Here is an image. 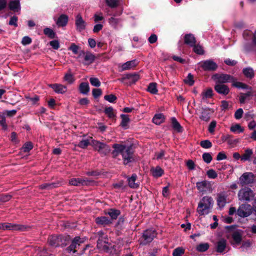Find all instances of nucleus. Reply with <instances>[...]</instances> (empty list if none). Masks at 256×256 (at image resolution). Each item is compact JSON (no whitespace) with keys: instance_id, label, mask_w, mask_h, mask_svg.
Masks as SVG:
<instances>
[{"instance_id":"f257e3e1","label":"nucleus","mask_w":256,"mask_h":256,"mask_svg":"<svg viewBox=\"0 0 256 256\" xmlns=\"http://www.w3.org/2000/svg\"><path fill=\"white\" fill-rule=\"evenodd\" d=\"M114 150L112 152L114 157H116L119 154L122 156L124 164H127L134 160L133 152L129 146H126L124 144H115L112 146Z\"/></svg>"},{"instance_id":"f03ea898","label":"nucleus","mask_w":256,"mask_h":256,"mask_svg":"<svg viewBox=\"0 0 256 256\" xmlns=\"http://www.w3.org/2000/svg\"><path fill=\"white\" fill-rule=\"evenodd\" d=\"M214 202L210 196H204L200 200L196 209L200 216H205L211 212Z\"/></svg>"},{"instance_id":"7ed1b4c3","label":"nucleus","mask_w":256,"mask_h":256,"mask_svg":"<svg viewBox=\"0 0 256 256\" xmlns=\"http://www.w3.org/2000/svg\"><path fill=\"white\" fill-rule=\"evenodd\" d=\"M77 58L79 59V62L83 63L84 64L89 65L94 62L96 56L90 52L80 50L78 52V56Z\"/></svg>"},{"instance_id":"20e7f679","label":"nucleus","mask_w":256,"mask_h":256,"mask_svg":"<svg viewBox=\"0 0 256 256\" xmlns=\"http://www.w3.org/2000/svg\"><path fill=\"white\" fill-rule=\"evenodd\" d=\"M238 196L239 200L250 202L254 196V193L250 188L245 187L239 190Z\"/></svg>"},{"instance_id":"39448f33","label":"nucleus","mask_w":256,"mask_h":256,"mask_svg":"<svg viewBox=\"0 0 256 256\" xmlns=\"http://www.w3.org/2000/svg\"><path fill=\"white\" fill-rule=\"evenodd\" d=\"M91 144L95 150L104 156L107 154L110 151V148L108 145L99 141L92 140Z\"/></svg>"},{"instance_id":"423d86ee","label":"nucleus","mask_w":256,"mask_h":256,"mask_svg":"<svg viewBox=\"0 0 256 256\" xmlns=\"http://www.w3.org/2000/svg\"><path fill=\"white\" fill-rule=\"evenodd\" d=\"M98 234L99 236L97 242L98 248L100 250L107 252L110 246L108 238L102 231L98 232Z\"/></svg>"},{"instance_id":"0eeeda50","label":"nucleus","mask_w":256,"mask_h":256,"mask_svg":"<svg viewBox=\"0 0 256 256\" xmlns=\"http://www.w3.org/2000/svg\"><path fill=\"white\" fill-rule=\"evenodd\" d=\"M252 208L249 204H242L237 210V214L242 218H246L252 214Z\"/></svg>"},{"instance_id":"6e6552de","label":"nucleus","mask_w":256,"mask_h":256,"mask_svg":"<svg viewBox=\"0 0 256 256\" xmlns=\"http://www.w3.org/2000/svg\"><path fill=\"white\" fill-rule=\"evenodd\" d=\"M200 66L204 70H215L218 66L212 60L201 61L198 63Z\"/></svg>"},{"instance_id":"1a4fd4ad","label":"nucleus","mask_w":256,"mask_h":256,"mask_svg":"<svg viewBox=\"0 0 256 256\" xmlns=\"http://www.w3.org/2000/svg\"><path fill=\"white\" fill-rule=\"evenodd\" d=\"M0 229L2 230H24L26 229V226L24 225H20L10 223L0 224Z\"/></svg>"},{"instance_id":"9d476101","label":"nucleus","mask_w":256,"mask_h":256,"mask_svg":"<svg viewBox=\"0 0 256 256\" xmlns=\"http://www.w3.org/2000/svg\"><path fill=\"white\" fill-rule=\"evenodd\" d=\"M254 174L252 172H244L239 178L240 184L242 186L247 185L254 182Z\"/></svg>"},{"instance_id":"9b49d317","label":"nucleus","mask_w":256,"mask_h":256,"mask_svg":"<svg viewBox=\"0 0 256 256\" xmlns=\"http://www.w3.org/2000/svg\"><path fill=\"white\" fill-rule=\"evenodd\" d=\"M156 236V233L155 230L153 229H148L146 230L142 235L144 238L143 244H146L148 243L151 242L154 237Z\"/></svg>"},{"instance_id":"f8f14e48","label":"nucleus","mask_w":256,"mask_h":256,"mask_svg":"<svg viewBox=\"0 0 256 256\" xmlns=\"http://www.w3.org/2000/svg\"><path fill=\"white\" fill-rule=\"evenodd\" d=\"M214 79L216 82L224 84L227 82H232L234 80V77L230 74H220L214 75Z\"/></svg>"},{"instance_id":"ddd939ff","label":"nucleus","mask_w":256,"mask_h":256,"mask_svg":"<svg viewBox=\"0 0 256 256\" xmlns=\"http://www.w3.org/2000/svg\"><path fill=\"white\" fill-rule=\"evenodd\" d=\"M90 182L91 181L87 178H72L69 181L70 184L76 186L88 185Z\"/></svg>"},{"instance_id":"4468645a","label":"nucleus","mask_w":256,"mask_h":256,"mask_svg":"<svg viewBox=\"0 0 256 256\" xmlns=\"http://www.w3.org/2000/svg\"><path fill=\"white\" fill-rule=\"evenodd\" d=\"M140 79V76L138 74H128L124 75L118 80L123 82L126 80H128L130 84H134Z\"/></svg>"},{"instance_id":"2eb2a0df","label":"nucleus","mask_w":256,"mask_h":256,"mask_svg":"<svg viewBox=\"0 0 256 256\" xmlns=\"http://www.w3.org/2000/svg\"><path fill=\"white\" fill-rule=\"evenodd\" d=\"M215 90L219 94L226 95L230 92V89L226 85L216 82L214 86Z\"/></svg>"},{"instance_id":"dca6fc26","label":"nucleus","mask_w":256,"mask_h":256,"mask_svg":"<svg viewBox=\"0 0 256 256\" xmlns=\"http://www.w3.org/2000/svg\"><path fill=\"white\" fill-rule=\"evenodd\" d=\"M48 242L51 246L57 247L64 245L61 236H52L48 239Z\"/></svg>"},{"instance_id":"f3484780","label":"nucleus","mask_w":256,"mask_h":256,"mask_svg":"<svg viewBox=\"0 0 256 256\" xmlns=\"http://www.w3.org/2000/svg\"><path fill=\"white\" fill-rule=\"evenodd\" d=\"M84 238H82L79 236H76L74 238L71 244L68 248L67 250L68 252H75L76 250L74 249L77 248L78 246H79L80 244L84 242Z\"/></svg>"},{"instance_id":"a211bd4d","label":"nucleus","mask_w":256,"mask_h":256,"mask_svg":"<svg viewBox=\"0 0 256 256\" xmlns=\"http://www.w3.org/2000/svg\"><path fill=\"white\" fill-rule=\"evenodd\" d=\"M49 86L57 94H64L67 91V87L62 84H50L49 85Z\"/></svg>"},{"instance_id":"6ab92c4d","label":"nucleus","mask_w":256,"mask_h":256,"mask_svg":"<svg viewBox=\"0 0 256 256\" xmlns=\"http://www.w3.org/2000/svg\"><path fill=\"white\" fill-rule=\"evenodd\" d=\"M76 30L79 32H81L85 29L86 24L82 19L81 15L78 14L76 18Z\"/></svg>"},{"instance_id":"aec40b11","label":"nucleus","mask_w":256,"mask_h":256,"mask_svg":"<svg viewBox=\"0 0 256 256\" xmlns=\"http://www.w3.org/2000/svg\"><path fill=\"white\" fill-rule=\"evenodd\" d=\"M196 186L200 192H206L210 186V183L206 180L197 182Z\"/></svg>"},{"instance_id":"412c9836","label":"nucleus","mask_w":256,"mask_h":256,"mask_svg":"<svg viewBox=\"0 0 256 256\" xmlns=\"http://www.w3.org/2000/svg\"><path fill=\"white\" fill-rule=\"evenodd\" d=\"M226 198L227 196L224 193H221L218 194L216 202L217 204L220 208H223L225 206L227 202Z\"/></svg>"},{"instance_id":"4be33fe9","label":"nucleus","mask_w":256,"mask_h":256,"mask_svg":"<svg viewBox=\"0 0 256 256\" xmlns=\"http://www.w3.org/2000/svg\"><path fill=\"white\" fill-rule=\"evenodd\" d=\"M226 246V240L224 238L220 239L216 244V250L217 252L222 253L224 252Z\"/></svg>"},{"instance_id":"5701e85b","label":"nucleus","mask_w":256,"mask_h":256,"mask_svg":"<svg viewBox=\"0 0 256 256\" xmlns=\"http://www.w3.org/2000/svg\"><path fill=\"white\" fill-rule=\"evenodd\" d=\"M95 221L98 224L102 226H106L112 222V220L104 216L96 218Z\"/></svg>"},{"instance_id":"b1692460","label":"nucleus","mask_w":256,"mask_h":256,"mask_svg":"<svg viewBox=\"0 0 256 256\" xmlns=\"http://www.w3.org/2000/svg\"><path fill=\"white\" fill-rule=\"evenodd\" d=\"M137 65L136 60L126 62L121 65V70L124 71L126 70H130L134 68Z\"/></svg>"},{"instance_id":"393cba45","label":"nucleus","mask_w":256,"mask_h":256,"mask_svg":"<svg viewBox=\"0 0 256 256\" xmlns=\"http://www.w3.org/2000/svg\"><path fill=\"white\" fill-rule=\"evenodd\" d=\"M232 245L234 246H236L240 244L242 241V236L238 232H234L232 234Z\"/></svg>"},{"instance_id":"a878e982","label":"nucleus","mask_w":256,"mask_h":256,"mask_svg":"<svg viewBox=\"0 0 256 256\" xmlns=\"http://www.w3.org/2000/svg\"><path fill=\"white\" fill-rule=\"evenodd\" d=\"M10 9L14 12H19L20 10V0H13L10 2Z\"/></svg>"},{"instance_id":"bb28decb","label":"nucleus","mask_w":256,"mask_h":256,"mask_svg":"<svg viewBox=\"0 0 256 256\" xmlns=\"http://www.w3.org/2000/svg\"><path fill=\"white\" fill-rule=\"evenodd\" d=\"M137 178L136 174H132V176L128 178V186L132 188H136L138 187L139 184L136 182V180Z\"/></svg>"},{"instance_id":"cd10ccee","label":"nucleus","mask_w":256,"mask_h":256,"mask_svg":"<svg viewBox=\"0 0 256 256\" xmlns=\"http://www.w3.org/2000/svg\"><path fill=\"white\" fill-rule=\"evenodd\" d=\"M68 21V17L65 14H62L58 18L56 24L58 26H64L66 25Z\"/></svg>"},{"instance_id":"c85d7f7f","label":"nucleus","mask_w":256,"mask_h":256,"mask_svg":"<svg viewBox=\"0 0 256 256\" xmlns=\"http://www.w3.org/2000/svg\"><path fill=\"white\" fill-rule=\"evenodd\" d=\"M196 39L194 36L192 34H187L184 36L185 44L190 46H193L196 44Z\"/></svg>"},{"instance_id":"c756f323","label":"nucleus","mask_w":256,"mask_h":256,"mask_svg":"<svg viewBox=\"0 0 256 256\" xmlns=\"http://www.w3.org/2000/svg\"><path fill=\"white\" fill-rule=\"evenodd\" d=\"M232 86L238 88L251 90V88L248 85L241 82H237L236 79L234 78V80L232 82Z\"/></svg>"},{"instance_id":"7c9ffc66","label":"nucleus","mask_w":256,"mask_h":256,"mask_svg":"<svg viewBox=\"0 0 256 256\" xmlns=\"http://www.w3.org/2000/svg\"><path fill=\"white\" fill-rule=\"evenodd\" d=\"M151 172L152 176L156 178L161 176L164 173V170L159 166L152 168Z\"/></svg>"},{"instance_id":"2f4dec72","label":"nucleus","mask_w":256,"mask_h":256,"mask_svg":"<svg viewBox=\"0 0 256 256\" xmlns=\"http://www.w3.org/2000/svg\"><path fill=\"white\" fill-rule=\"evenodd\" d=\"M253 154L252 150L247 148L245 150L244 153L242 156L241 160L245 162L250 160V158Z\"/></svg>"},{"instance_id":"473e14b6","label":"nucleus","mask_w":256,"mask_h":256,"mask_svg":"<svg viewBox=\"0 0 256 256\" xmlns=\"http://www.w3.org/2000/svg\"><path fill=\"white\" fill-rule=\"evenodd\" d=\"M64 81L68 84H72L75 81L74 76L70 72H66L64 77Z\"/></svg>"},{"instance_id":"72a5a7b5","label":"nucleus","mask_w":256,"mask_h":256,"mask_svg":"<svg viewBox=\"0 0 256 256\" xmlns=\"http://www.w3.org/2000/svg\"><path fill=\"white\" fill-rule=\"evenodd\" d=\"M122 118V122L120 123L121 126L124 129L128 128V124L130 122V118L128 116L127 114H122L120 116Z\"/></svg>"},{"instance_id":"f704fd0d","label":"nucleus","mask_w":256,"mask_h":256,"mask_svg":"<svg viewBox=\"0 0 256 256\" xmlns=\"http://www.w3.org/2000/svg\"><path fill=\"white\" fill-rule=\"evenodd\" d=\"M164 116L162 114H156L152 118V122L155 124L158 125L164 120Z\"/></svg>"},{"instance_id":"c9c22d12","label":"nucleus","mask_w":256,"mask_h":256,"mask_svg":"<svg viewBox=\"0 0 256 256\" xmlns=\"http://www.w3.org/2000/svg\"><path fill=\"white\" fill-rule=\"evenodd\" d=\"M242 72L248 78H252L254 76V71L250 67L244 68Z\"/></svg>"},{"instance_id":"e433bc0d","label":"nucleus","mask_w":256,"mask_h":256,"mask_svg":"<svg viewBox=\"0 0 256 256\" xmlns=\"http://www.w3.org/2000/svg\"><path fill=\"white\" fill-rule=\"evenodd\" d=\"M106 214L111 217L110 220H112L116 219L120 212L119 210L112 208L110 209Z\"/></svg>"},{"instance_id":"4c0bfd02","label":"nucleus","mask_w":256,"mask_h":256,"mask_svg":"<svg viewBox=\"0 0 256 256\" xmlns=\"http://www.w3.org/2000/svg\"><path fill=\"white\" fill-rule=\"evenodd\" d=\"M79 90L80 93L86 94L88 93L90 90L89 85L87 82H82L80 84Z\"/></svg>"},{"instance_id":"58836bf2","label":"nucleus","mask_w":256,"mask_h":256,"mask_svg":"<svg viewBox=\"0 0 256 256\" xmlns=\"http://www.w3.org/2000/svg\"><path fill=\"white\" fill-rule=\"evenodd\" d=\"M172 128L178 132L182 131V127L177 121L176 119L174 117L172 118Z\"/></svg>"},{"instance_id":"ea45409f","label":"nucleus","mask_w":256,"mask_h":256,"mask_svg":"<svg viewBox=\"0 0 256 256\" xmlns=\"http://www.w3.org/2000/svg\"><path fill=\"white\" fill-rule=\"evenodd\" d=\"M230 130L232 132H236V133H242L244 131V128L242 127L239 124H236L232 125L230 128Z\"/></svg>"},{"instance_id":"a19ab883","label":"nucleus","mask_w":256,"mask_h":256,"mask_svg":"<svg viewBox=\"0 0 256 256\" xmlns=\"http://www.w3.org/2000/svg\"><path fill=\"white\" fill-rule=\"evenodd\" d=\"M92 138L82 140L78 143V146L82 148H84L90 144V141L92 142Z\"/></svg>"},{"instance_id":"79ce46f5","label":"nucleus","mask_w":256,"mask_h":256,"mask_svg":"<svg viewBox=\"0 0 256 256\" xmlns=\"http://www.w3.org/2000/svg\"><path fill=\"white\" fill-rule=\"evenodd\" d=\"M44 33L45 35L50 38H54L56 36V33L54 31L48 28H46L44 30Z\"/></svg>"},{"instance_id":"37998d69","label":"nucleus","mask_w":256,"mask_h":256,"mask_svg":"<svg viewBox=\"0 0 256 256\" xmlns=\"http://www.w3.org/2000/svg\"><path fill=\"white\" fill-rule=\"evenodd\" d=\"M210 112L207 109H204L200 116V119L204 121H208L210 120Z\"/></svg>"},{"instance_id":"c03bdc74","label":"nucleus","mask_w":256,"mask_h":256,"mask_svg":"<svg viewBox=\"0 0 256 256\" xmlns=\"http://www.w3.org/2000/svg\"><path fill=\"white\" fill-rule=\"evenodd\" d=\"M155 158L156 160L164 159L168 160L169 158V156H165V152L163 150H161L155 154Z\"/></svg>"},{"instance_id":"a18cd8bd","label":"nucleus","mask_w":256,"mask_h":256,"mask_svg":"<svg viewBox=\"0 0 256 256\" xmlns=\"http://www.w3.org/2000/svg\"><path fill=\"white\" fill-rule=\"evenodd\" d=\"M251 95V90H250L246 94L241 93L240 96V102L241 104H244L247 98L249 97Z\"/></svg>"},{"instance_id":"49530a36","label":"nucleus","mask_w":256,"mask_h":256,"mask_svg":"<svg viewBox=\"0 0 256 256\" xmlns=\"http://www.w3.org/2000/svg\"><path fill=\"white\" fill-rule=\"evenodd\" d=\"M184 82L186 84L190 86H192L194 82L193 75L189 73L186 78L184 80Z\"/></svg>"},{"instance_id":"de8ad7c7","label":"nucleus","mask_w":256,"mask_h":256,"mask_svg":"<svg viewBox=\"0 0 256 256\" xmlns=\"http://www.w3.org/2000/svg\"><path fill=\"white\" fill-rule=\"evenodd\" d=\"M209 248V244L208 243H202L196 246V250L198 252H206Z\"/></svg>"},{"instance_id":"09e8293b","label":"nucleus","mask_w":256,"mask_h":256,"mask_svg":"<svg viewBox=\"0 0 256 256\" xmlns=\"http://www.w3.org/2000/svg\"><path fill=\"white\" fill-rule=\"evenodd\" d=\"M40 188L41 189L49 190V189H51V188H56V187L58 186V184H56V183L48 184V183H46V184H42L40 185Z\"/></svg>"},{"instance_id":"8fccbe9b","label":"nucleus","mask_w":256,"mask_h":256,"mask_svg":"<svg viewBox=\"0 0 256 256\" xmlns=\"http://www.w3.org/2000/svg\"><path fill=\"white\" fill-rule=\"evenodd\" d=\"M0 125L2 126L4 130H6L8 128V126L6 124L5 116L4 114L1 112H0Z\"/></svg>"},{"instance_id":"3c124183","label":"nucleus","mask_w":256,"mask_h":256,"mask_svg":"<svg viewBox=\"0 0 256 256\" xmlns=\"http://www.w3.org/2000/svg\"><path fill=\"white\" fill-rule=\"evenodd\" d=\"M148 90L152 94H156L158 92V90L156 88V83H150L148 88Z\"/></svg>"},{"instance_id":"603ef678","label":"nucleus","mask_w":256,"mask_h":256,"mask_svg":"<svg viewBox=\"0 0 256 256\" xmlns=\"http://www.w3.org/2000/svg\"><path fill=\"white\" fill-rule=\"evenodd\" d=\"M104 112L110 118H114L115 116L114 109L112 107L106 108L104 110Z\"/></svg>"},{"instance_id":"864d4df0","label":"nucleus","mask_w":256,"mask_h":256,"mask_svg":"<svg viewBox=\"0 0 256 256\" xmlns=\"http://www.w3.org/2000/svg\"><path fill=\"white\" fill-rule=\"evenodd\" d=\"M184 252V249L182 247H178L174 250L172 255L173 256H181Z\"/></svg>"},{"instance_id":"5fc2aeb1","label":"nucleus","mask_w":256,"mask_h":256,"mask_svg":"<svg viewBox=\"0 0 256 256\" xmlns=\"http://www.w3.org/2000/svg\"><path fill=\"white\" fill-rule=\"evenodd\" d=\"M106 4L111 8H114L118 6V0H106Z\"/></svg>"},{"instance_id":"6e6d98bb","label":"nucleus","mask_w":256,"mask_h":256,"mask_svg":"<svg viewBox=\"0 0 256 256\" xmlns=\"http://www.w3.org/2000/svg\"><path fill=\"white\" fill-rule=\"evenodd\" d=\"M202 158L205 162L209 164L212 160V156L210 153L205 152L202 154Z\"/></svg>"},{"instance_id":"4d7b16f0","label":"nucleus","mask_w":256,"mask_h":256,"mask_svg":"<svg viewBox=\"0 0 256 256\" xmlns=\"http://www.w3.org/2000/svg\"><path fill=\"white\" fill-rule=\"evenodd\" d=\"M212 96V90L211 88L208 89L202 94V99L210 98Z\"/></svg>"},{"instance_id":"13d9d810","label":"nucleus","mask_w":256,"mask_h":256,"mask_svg":"<svg viewBox=\"0 0 256 256\" xmlns=\"http://www.w3.org/2000/svg\"><path fill=\"white\" fill-rule=\"evenodd\" d=\"M91 84L94 86L98 87L100 86V82L96 78H91L90 79Z\"/></svg>"},{"instance_id":"bf43d9fd","label":"nucleus","mask_w":256,"mask_h":256,"mask_svg":"<svg viewBox=\"0 0 256 256\" xmlns=\"http://www.w3.org/2000/svg\"><path fill=\"white\" fill-rule=\"evenodd\" d=\"M200 146L204 148H208L212 147V142L208 140H202L200 143Z\"/></svg>"},{"instance_id":"052dcab7","label":"nucleus","mask_w":256,"mask_h":256,"mask_svg":"<svg viewBox=\"0 0 256 256\" xmlns=\"http://www.w3.org/2000/svg\"><path fill=\"white\" fill-rule=\"evenodd\" d=\"M12 196L8 194H0V202H6L10 200Z\"/></svg>"},{"instance_id":"680f3d73","label":"nucleus","mask_w":256,"mask_h":256,"mask_svg":"<svg viewBox=\"0 0 256 256\" xmlns=\"http://www.w3.org/2000/svg\"><path fill=\"white\" fill-rule=\"evenodd\" d=\"M206 174L210 178H216L218 176L217 173L212 169L209 170L206 172Z\"/></svg>"},{"instance_id":"e2e57ef3","label":"nucleus","mask_w":256,"mask_h":256,"mask_svg":"<svg viewBox=\"0 0 256 256\" xmlns=\"http://www.w3.org/2000/svg\"><path fill=\"white\" fill-rule=\"evenodd\" d=\"M244 113V111L242 108H240L236 110L234 113V118L236 120H240L242 118V114Z\"/></svg>"},{"instance_id":"0e129e2a","label":"nucleus","mask_w":256,"mask_h":256,"mask_svg":"<svg viewBox=\"0 0 256 256\" xmlns=\"http://www.w3.org/2000/svg\"><path fill=\"white\" fill-rule=\"evenodd\" d=\"M104 99L110 102H114L116 100V97L114 94H109L105 96Z\"/></svg>"},{"instance_id":"69168bd1","label":"nucleus","mask_w":256,"mask_h":256,"mask_svg":"<svg viewBox=\"0 0 256 256\" xmlns=\"http://www.w3.org/2000/svg\"><path fill=\"white\" fill-rule=\"evenodd\" d=\"M194 51L198 54H204V50L202 48V47L200 46H198V45H197V46H196L195 44L194 45Z\"/></svg>"},{"instance_id":"338daca9","label":"nucleus","mask_w":256,"mask_h":256,"mask_svg":"<svg viewBox=\"0 0 256 256\" xmlns=\"http://www.w3.org/2000/svg\"><path fill=\"white\" fill-rule=\"evenodd\" d=\"M32 42L30 38L28 36H25L22 38V44L24 46H26L31 44Z\"/></svg>"},{"instance_id":"774afa93","label":"nucleus","mask_w":256,"mask_h":256,"mask_svg":"<svg viewBox=\"0 0 256 256\" xmlns=\"http://www.w3.org/2000/svg\"><path fill=\"white\" fill-rule=\"evenodd\" d=\"M32 148V144L31 142H27L24 144L22 150L24 152H28Z\"/></svg>"}]
</instances>
